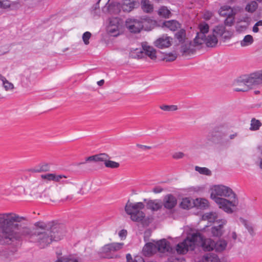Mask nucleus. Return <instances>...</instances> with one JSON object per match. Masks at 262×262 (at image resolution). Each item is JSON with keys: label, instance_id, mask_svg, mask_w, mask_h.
Here are the masks:
<instances>
[{"label": "nucleus", "instance_id": "obj_1", "mask_svg": "<svg viewBox=\"0 0 262 262\" xmlns=\"http://www.w3.org/2000/svg\"><path fill=\"white\" fill-rule=\"evenodd\" d=\"M27 221L26 217L14 213H0V244L12 245L27 237L45 248L64 235L62 226L56 222H37L32 231L24 223Z\"/></svg>", "mask_w": 262, "mask_h": 262}, {"label": "nucleus", "instance_id": "obj_2", "mask_svg": "<svg viewBox=\"0 0 262 262\" xmlns=\"http://www.w3.org/2000/svg\"><path fill=\"white\" fill-rule=\"evenodd\" d=\"M195 245H200L206 251H210L214 249L215 242L210 238H204L202 234L196 232L190 234L182 242L177 245L176 250L179 254H185L188 251L194 249Z\"/></svg>", "mask_w": 262, "mask_h": 262}, {"label": "nucleus", "instance_id": "obj_3", "mask_svg": "<svg viewBox=\"0 0 262 262\" xmlns=\"http://www.w3.org/2000/svg\"><path fill=\"white\" fill-rule=\"evenodd\" d=\"M145 207L142 202L133 203L128 200L125 206L126 213L130 216L134 222H140L143 226H147L151 222L149 217H145V213L141 211Z\"/></svg>", "mask_w": 262, "mask_h": 262}, {"label": "nucleus", "instance_id": "obj_4", "mask_svg": "<svg viewBox=\"0 0 262 262\" xmlns=\"http://www.w3.org/2000/svg\"><path fill=\"white\" fill-rule=\"evenodd\" d=\"M221 196L235 199L236 195L232 190L227 186L222 185L214 186L211 190V198L215 201L216 199H223Z\"/></svg>", "mask_w": 262, "mask_h": 262}, {"label": "nucleus", "instance_id": "obj_5", "mask_svg": "<svg viewBox=\"0 0 262 262\" xmlns=\"http://www.w3.org/2000/svg\"><path fill=\"white\" fill-rule=\"evenodd\" d=\"M130 56L134 58L141 59L145 56L149 57L151 60H156L157 58L156 50L152 47L143 46L142 50L136 49L132 51Z\"/></svg>", "mask_w": 262, "mask_h": 262}, {"label": "nucleus", "instance_id": "obj_6", "mask_svg": "<svg viewBox=\"0 0 262 262\" xmlns=\"http://www.w3.org/2000/svg\"><path fill=\"white\" fill-rule=\"evenodd\" d=\"M215 202L218 204L220 208L229 213H231L233 212L231 206H237L238 203L236 197L231 201L226 199H216V201Z\"/></svg>", "mask_w": 262, "mask_h": 262}, {"label": "nucleus", "instance_id": "obj_7", "mask_svg": "<svg viewBox=\"0 0 262 262\" xmlns=\"http://www.w3.org/2000/svg\"><path fill=\"white\" fill-rule=\"evenodd\" d=\"M125 26L132 33H139L143 28V21L135 18L127 19L125 21Z\"/></svg>", "mask_w": 262, "mask_h": 262}, {"label": "nucleus", "instance_id": "obj_8", "mask_svg": "<svg viewBox=\"0 0 262 262\" xmlns=\"http://www.w3.org/2000/svg\"><path fill=\"white\" fill-rule=\"evenodd\" d=\"M245 76L246 77L247 83L251 89L253 86L262 84V70Z\"/></svg>", "mask_w": 262, "mask_h": 262}, {"label": "nucleus", "instance_id": "obj_9", "mask_svg": "<svg viewBox=\"0 0 262 262\" xmlns=\"http://www.w3.org/2000/svg\"><path fill=\"white\" fill-rule=\"evenodd\" d=\"M122 243H113L104 245L101 248V252L106 255L107 258H112L114 256L111 255L113 252L121 249L123 246Z\"/></svg>", "mask_w": 262, "mask_h": 262}, {"label": "nucleus", "instance_id": "obj_10", "mask_svg": "<svg viewBox=\"0 0 262 262\" xmlns=\"http://www.w3.org/2000/svg\"><path fill=\"white\" fill-rule=\"evenodd\" d=\"M200 32L197 33V35L194 39V43L196 45H202L204 43V38L206 37L205 34L209 31V25L205 22L201 23L199 26Z\"/></svg>", "mask_w": 262, "mask_h": 262}, {"label": "nucleus", "instance_id": "obj_11", "mask_svg": "<svg viewBox=\"0 0 262 262\" xmlns=\"http://www.w3.org/2000/svg\"><path fill=\"white\" fill-rule=\"evenodd\" d=\"M234 91L236 92H246L251 89L250 85L247 83L245 75L236 79L234 83Z\"/></svg>", "mask_w": 262, "mask_h": 262}, {"label": "nucleus", "instance_id": "obj_12", "mask_svg": "<svg viewBox=\"0 0 262 262\" xmlns=\"http://www.w3.org/2000/svg\"><path fill=\"white\" fill-rule=\"evenodd\" d=\"M110 156L105 153L99 154L94 156L88 157L86 158L85 162L77 163V166L86 164V162L93 161L95 162H103L105 164L107 160L110 159Z\"/></svg>", "mask_w": 262, "mask_h": 262}, {"label": "nucleus", "instance_id": "obj_13", "mask_svg": "<svg viewBox=\"0 0 262 262\" xmlns=\"http://www.w3.org/2000/svg\"><path fill=\"white\" fill-rule=\"evenodd\" d=\"M163 206L167 209H172L176 207L177 204V199L171 194L166 195L163 199Z\"/></svg>", "mask_w": 262, "mask_h": 262}, {"label": "nucleus", "instance_id": "obj_14", "mask_svg": "<svg viewBox=\"0 0 262 262\" xmlns=\"http://www.w3.org/2000/svg\"><path fill=\"white\" fill-rule=\"evenodd\" d=\"M102 11L104 13L117 14L121 11V5L117 3H107L102 8Z\"/></svg>", "mask_w": 262, "mask_h": 262}, {"label": "nucleus", "instance_id": "obj_15", "mask_svg": "<svg viewBox=\"0 0 262 262\" xmlns=\"http://www.w3.org/2000/svg\"><path fill=\"white\" fill-rule=\"evenodd\" d=\"M217 226H214L211 228V233L214 236L220 237L224 232V225L227 223V221L224 219L219 220Z\"/></svg>", "mask_w": 262, "mask_h": 262}, {"label": "nucleus", "instance_id": "obj_16", "mask_svg": "<svg viewBox=\"0 0 262 262\" xmlns=\"http://www.w3.org/2000/svg\"><path fill=\"white\" fill-rule=\"evenodd\" d=\"M157 250L160 252L165 253L169 252L172 251V248L170 246V243L165 239L160 240L156 243Z\"/></svg>", "mask_w": 262, "mask_h": 262}, {"label": "nucleus", "instance_id": "obj_17", "mask_svg": "<svg viewBox=\"0 0 262 262\" xmlns=\"http://www.w3.org/2000/svg\"><path fill=\"white\" fill-rule=\"evenodd\" d=\"M171 39L169 37L163 35L155 41V45L159 48H167L171 45Z\"/></svg>", "mask_w": 262, "mask_h": 262}, {"label": "nucleus", "instance_id": "obj_18", "mask_svg": "<svg viewBox=\"0 0 262 262\" xmlns=\"http://www.w3.org/2000/svg\"><path fill=\"white\" fill-rule=\"evenodd\" d=\"M163 207V203L160 200H150L147 202L146 208L152 211L160 210Z\"/></svg>", "mask_w": 262, "mask_h": 262}, {"label": "nucleus", "instance_id": "obj_19", "mask_svg": "<svg viewBox=\"0 0 262 262\" xmlns=\"http://www.w3.org/2000/svg\"><path fill=\"white\" fill-rule=\"evenodd\" d=\"M136 2L134 0H123L121 5V10L123 11L129 12L135 8Z\"/></svg>", "mask_w": 262, "mask_h": 262}, {"label": "nucleus", "instance_id": "obj_20", "mask_svg": "<svg viewBox=\"0 0 262 262\" xmlns=\"http://www.w3.org/2000/svg\"><path fill=\"white\" fill-rule=\"evenodd\" d=\"M218 42V39L216 35L212 33V35H208L207 37L204 38V42H205L206 46L209 47L215 46Z\"/></svg>", "mask_w": 262, "mask_h": 262}, {"label": "nucleus", "instance_id": "obj_21", "mask_svg": "<svg viewBox=\"0 0 262 262\" xmlns=\"http://www.w3.org/2000/svg\"><path fill=\"white\" fill-rule=\"evenodd\" d=\"M163 27H165L171 31H174L180 28V24L175 20L165 21L163 23Z\"/></svg>", "mask_w": 262, "mask_h": 262}, {"label": "nucleus", "instance_id": "obj_22", "mask_svg": "<svg viewBox=\"0 0 262 262\" xmlns=\"http://www.w3.org/2000/svg\"><path fill=\"white\" fill-rule=\"evenodd\" d=\"M194 204L200 209H206L209 206V202L206 199L198 198L194 201Z\"/></svg>", "mask_w": 262, "mask_h": 262}, {"label": "nucleus", "instance_id": "obj_23", "mask_svg": "<svg viewBox=\"0 0 262 262\" xmlns=\"http://www.w3.org/2000/svg\"><path fill=\"white\" fill-rule=\"evenodd\" d=\"M202 262H220V260L216 254L207 253L203 257Z\"/></svg>", "mask_w": 262, "mask_h": 262}, {"label": "nucleus", "instance_id": "obj_24", "mask_svg": "<svg viewBox=\"0 0 262 262\" xmlns=\"http://www.w3.org/2000/svg\"><path fill=\"white\" fill-rule=\"evenodd\" d=\"M234 11L233 9L228 6H224L219 10V14L221 16L227 17L232 15Z\"/></svg>", "mask_w": 262, "mask_h": 262}, {"label": "nucleus", "instance_id": "obj_25", "mask_svg": "<svg viewBox=\"0 0 262 262\" xmlns=\"http://www.w3.org/2000/svg\"><path fill=\"white\" fill-rule=\"evenodd\" d=\"M141 5L142 10L146 13H150L153 11V6L148 0H142Z\"/></svg>", "mask_w": 262, "mask_h": 262}, {"label": "nucleus", "instance_id": "obj_26", "mask_svg": "<svg viewBox=\"0 0 262 262\" xmlns=\"http://www.w3.org/2000/svg\"><path fill=\"white\" fill-rule=\"evenodd\" d=\"M0 80L3 82V86L6 91H12L14 89L13 84L1 74H0Z\"/></svg>", "mask_w": 262, "mask_h": 262}, {"label": "nucleus", "instance_id": "obj_27", "mask_svg": "<svg viewBox=\"0 0 262 262\" xmlns=\"http://www.w3.org/2000/svg\"><path fill=\"white\" fill-rule=\"evenodd\" d=\"M215 245L214 249L217 252H222L225 250L227 243L225 240L221 239L215 243Z\"/></svg>", "mask_w": 262, "mask_h": 262}, {"label": "nucleus", "instance_id": "obj_28", "mask_svg": "<svg viewBox=\"0 0 262 262\" xmlns=\"http://www.w3.org/2000/svg\"><path fill=\"white\" fill-rule=\"evenodd\" d=\"M156 250V244H154L151 243H147L143 248V251L147 253V254L155 252Z\"/></svg>", "mask_w": 262, "mask_h": 262}, {"label": "nucleus", "instance_id": "obj_29", "mask_svg": "<svg viewBox=\"0 0 262 262\" xmlns=\"http://www.w3.org/2000/svg\"><path fill=\"white\" fill-rule=\"evenodd\" d=\"M258 8L257 2L255 1H253L249 3L246 6L245 10L246 11L250 13H253L256 11Z\"/></svg>", "mask_w": 262, "mask_h": 262}, {"label": "nucleus", "instance_id": "obj_30", "mask_svg": "<svg viewBox=\"0 0 262 262\" xmlns=\"http://www.w3.org/2000/svg\"><path fill=\"white\" fill-rule=\"evenodd\" d=\"M254 41L253 38L251 35H246L244 39L241 41L240 44L242 47H246L251 45Z\"/></svg>", "mask_w": 262, "mask_h": 262}, {"label": "nucleus", "instance_id": "obj_31", "mask_svg": "<svg viewBox=\"0 0 262 262\" xmlns=\"http://www.w3.org/2000/svg\"><path fill=\"white\" fill-rule=\"evenodd\" d=\"M203 217L207 219L209 222L218 223L219 221V220H217V215L215 212L206 213L203 215Z\"/></svg>", "mask_w": 262, "mask_h": 262}, {"label": "nucleus", "instance_id": "obj_32", "mask_svg": "<svg viewBox=\"0 0 262 262\" xmlns=\"http://www.w3.org/2000/svg\"><path fill=\"white\" fill-rule=\"evenodd\" d=\"M113 21H110V26L108 27V31L114 36H117L119 34V26L113 25Z\"/></svg>", "mask_w": 262, "mask_h": 262}, {"label": "nucleus", "instance_id": "obj_33", "mask_svg": "<svg viewBox=\"0 0 262 262\" xmlns=\"http://www.w3.org/2000/svg\"><path fill=\"white\" fill-rule=\"evenodd\" d=\"M213 33L217 36H223L226 33L225 27L223 25L216 26L213 30Z\"/></svg>", "mask_w": 262, "mask_h": 262}, {"label": "nucleus", "instance_id": "obj_34", "mask_svg": "<svg viewBox=\"0 0 262 262\" xmlns=\"http://www.w3.org/2000/svg\"><path fill=\"white\" fill-rule=\"evenodd\" d=\"M191 43L185 44L181 48V51L184 55H189L190 53H193V49L191 48Z\"/></svg>", "mask_w": 262, "mask_h": 262}, {"label": "nucleus", "instance_id": "obj_35", "mask_svg": "<svg viewBox=\"0 0 262 262\" xmlns=\"http://www.w3.org/2000/svg\"><path fill=\"white\" fill-rule=\"evenodd\" d=\"M158 14L162 17L168 18L170 14V12L167 7L162 6L159 9Z\"/></svg>", "mask_w": 262, "mask_h": 262}, {"label": "nucleus", "instance_id": "obj_36", "mask_svg": "<svg viewBox=\"0 0 262 262\" xmlns=\"http://www.w3.org/2000/svg\"><path fill=\"white\" fill-rule=\"evenodd\" d=\"M261 125V123L258 120L253 118L251 121L250 129L252 130H256L259 129V127Z\"/></svg>", "mask_w": 262, "mask_h": 262}, {"label": "nucleus", "instance_id": "obj_37", "mask_svg": "<svg viewBox=\"0 0 262 262\" xmlns=\"http://www.w3.org/2000/svg\"><path fill=\"white\" fill-rule=\"evenodd\" d=\"M195 170L202 174L206 176H210L211 174V171L206 167H200L196 166L195 167Z\"/></svg>", "mask_w": 262, "mask_h": 262}, {"label": "nucleus", "instance_id": "obj_38", "mask_svg": "<svg viewBox=\"0 0 262 262\" xmlns=\"http://www.w3.org/2000/svg\"><path fill=\"white\" fill-rule=\"evenodd\" d=\"M235 13H233L232 15H230V16H227V18L224 21V24L226 26H231L233 25L234 23V16Z\"/></svg>", "mask_w": 262, "mask_h": 262}, {"label": "nucleus", "instance_id": "obj_39", "mask_svg": "<svg viewBox=\"0 0 262 262\" xmlns=\"http://www.w3.org/2000/svg\"><path fill=\"white\" fill-rule=\"evenodd\" d=\"M120 164L119 163L110 160L109 159L107 160L106 162L105 163V166L106 167L111 168H117L119 167Z\"/></svg>", "mask_w": 262, "mask_h": 262}, {"label": "nucleus", "instance_id": "obj_40", "mask_svg": "<svg viewBox=\"0 0 262 262\" xmlns=\"http://www.w3.org/2000/svg\"><path fill=\"white\" fill-rule=\"evenodd\" d=\"M160 108L164 111L170 112V111H174L178 110V107L177 105H162L160 106Z\"/></svg>", "mask_w": 262, "mask_h": 262}, {"label": "nucleus", "instance_id": "obj_41", "mask_svg": "<svg viewBox=\"0 0 262 262\" xmlns=\"http://www.w3.org/2000/svg\"><path fill=\"white\" fill-rule=\"evenodd\" d=\"M47 188L44 187V186L40 185L38 186L36 188L34 189V194L38 195L39 197L42 196V193L45 191Z\"/></svg>", "mask_w": 262, "mask_h": 262}, {"label": "nucleus", "instance_id": "obj_42", "mask_svg": "<svg viewBox=\"0 0 262 262\" xmlns=\"http://www.w3.org/2000/svg\"><path fill=\"white\" fill-rule=\"evenodd\" d=\"M180 206L183 209H188L191 206L190 201L187 198L183 199Z\"/></svg>", "mask_w": 262, "mask_h": 262}, {"label": "nucleus", "instance_id": "obj_43", "mask_svg": "<svg viewBox=\"0 0 262 262\" xmlns=\"http://www.w3.org/2000/svg\"><path fill=\"white\" fill-rule=\"evenodd\" d=\"M67 176L63 174L57 175L55 173L54 174L53 181L59 183L61 184L62 179H67Z\"/></svg>", "mask_w": 262, "mask_h": 262}, {"label": "nucleus", "instance_id": "obj_44", "mask_svg": "<svg viewBox=\"0 0 262 262\" xmlns=\"http://www.w3.org/2000/svg\"><path fill=\"white\" fill-rule=\"evenodd\" d=\"M91 33L90 32H85L82 35V39L85 45L89 43V39L91 37Z\"/></svg>", "mask_w": 262, "mask_h": 262}, {"label": "nucleus", "instance_id": "obj_45", "mask_svg": "<svg viewBox=\"0 0 262 262\" xmlns=\"http://www.w3.org/2000/svg\"><path fill=\"white\" fill-rule=\"evenodd\" d=\"M242 220L243 223L244 224L245 227L247 228L250 234L253 235L254 233L253 227L251 226V225L249 224L247 221L243 219H242Z\"/></svg>", "mask_w": 262, "mask_h": 262}, {"label": "nucleus", "instance_id": "obj_46", "mask_svg": "<svg viewBox=\"0 0 262 262\" xmlns=\"http://www.w3.org/2000/svg\"><path fill=\"white\" fill-rule=\"evenodd\" d=\"M177 58V56L176 54H170L169 55H166V56L164 58V60H166V61H174Z\"/></svg>", "mask_w": 262, "mask_h": 262}, {"label": "nucleus", "instance_id": "obj_47", "mask_svg": "<svg viewBox=\"0 0 262 262\" xmlns=\"http://www.w3.org/2000/svg\"><path fill=\"white\" fill-rule=\"evenodd\" d=\"M54 173H47L46 174H42L41 178L43 179H47L49 181H53Z\"/></svg>", "mask_w": 262, "mask_h": 262}, {"label": "nucleus", "instance_id": "obj_48", "mask_svg": "<svg viewBox=\"0 0 262 262\" xmlns=\"http://www.w3.org/2000/svg\"><path fill=\"white\" fill-rule=\"evenodd\" d=\"M11 3L8 0H2V8L6 9L10 7Z\"/></svg>", "mask_w": 262, "mask_h": 262}, {"label": "nucleus", "instance_id": "obj_49", "mask_svg": "<svg viewBox=\"0 0 262 262\" xmlns=\"http://www.w3.org/2000/svg\"><path fill=\"white\" fill-rule=\"evenodd\" d=\"M49 169V166L48 164H46L41 165L39 169H37L35 170L36 172H41V171H47Z\"/></svg>", "mask_w": 262, "mask_h": 262}, {"label": "nucleus", "instance_id": "obj_50", "mask_svg": "<svg viewBox=\"0 0 262 262\" xmlns=\"http://www.w3.org/2000/svg\"><path fill=\"white\" fill-rule=\"evenodd\" d=\"M185 31L184 30H181L179 32L176 34V36L179 40H180L183 39L185 36Z\"/></svg>", "mask_w": 262, "mask_h": 262}, {"label": "nucleus", "instance_id": "obj_51", "mask_svg": "<svg viewBox=\"0 0 262 262\" xmlns=\"http://www.w3.org/2000/svg\"><path fill=\"white\" fill-rule=\"evenodd\" d=\"M61 184H63V185H65V184L73 185L74 182H73V179L72 178L68 179V178H67V179H62Z\"/></svg>", "mask_w": 262, "mask_h": 262}, {"label": "nucleus", "instance_id": "obj_52", "mask_svg": "<svg viewBox=\"0 0 262 262\" xmlns=\"http://www.w3.org/2000/svg\"><path fill=\"white\" fill-rule=\"evenodd\" d=\"M184 157V154L182 152H175L173 156H172V157L174 158V159H181V158H182Z\"/></svg>", "mask_w": 262, "mask_h": 262}, {"label": "nucleus", "instance_id": "obj_53", "mask_svg": "<svg viewBox=\"0 0 262 262\" xmlns=\"http://www.w3.org/2000/svg\"><path fill=\"white\" fill-rule=\"evenodd\" d=\"M9 51V48L8 47H4L0 48V56L3 55L7 53H8Z\"/></svg>", "mask_w": 262, "mask_h": 262}, {"label": "nucleus", "instance_id": "obj_54", "mask_svg": "<svg viewBox=\"0 0 262 262\" xmlns=\"http://www.w3.org/2000/svg\"><path fill=\"white\" fill-rule=\"evenodd\" d=\"M100 0H99V1L93 6L92 8L93 10L92 12L95 15L98 14L97 13V9H99V2Z\"/></svg>", "mask_w": 262, "mask_h": 262}, {"label": "nucleus", "instance_id": "obj_55", "mask_svg": "<svg viewBox=\"0 0 262 262\" xmlns=\"http://www.w3.org/2000/svg\"><path fill=\"white\" fill-rule=\"evenodd\" d=\"M163 189L160 186H156L152 189V191L155 193H159L163 191Z\"/></svg>", "mask_w": 262, "mask_h": 262}, {"label": "nucleus", "instance_id": "obj_56", "mask_svg": "<svg viewBox=\"0 0 262 262\" xmlns=\"http://www.w3.org/2000/svg\"><path fill=\"white\" fill-rule=\"evenodd\" d=\"M221 36L224 39H229L231 36V33L228 31H226V33Z\"/></svg>", "mask_w": 262, "mask_h": 262}, {"label": "nucleus", "instance_id": "obj_57", "mask_svg": "<svg viewBox=\"0 0 262 262\" xmlns=\"http://www.w3.org/2000/svg\"><path fill=\"white\" fill-rule=\"evenodd\" d=\"M127 231L125 230H121L119 233V235L121 237H125Z\"/></svg>", "mask_w": 262, "mask_h": 262}, {"label": "nucleus", "instance_id": "obj_58", "mask_svg": "<svg viewBox=\"0 0 262 262\" xmlns=\"http://www.w3.org/2000/svg\"><path fill=\"white\" fill-rule=\"evenodd\" d=\"M55 262H68V257H62L59 258Z\"/></svg>", "mask_w": 262, "mask_h": 262}, {"label": "nucleus", "instance_id": "obj_59", "mask_svg": "<svg viewBox=\"0 0 262 262\" xmlns=\"http://www.w3.org/2000/svg\"><path fill=\"white\" fill-rule=\"evenodd\" d=\"M137 146L144 149H149L151 148L150 146H146V145H143L141 144H137Z\"/></svg>", "mask_w": 262, "mask_h": 262}, {"label": "nucleus", "instance_id": "obj_60", "mask_svg": "<svg viewBox=\"0 0 262 262\" xmlns=\"http://www.w3.org/2000/svg\"><path fill=\"white\" fill-rule=\"evenodd\" d=\"M126 258L127 262H133L132 255L130 254H126Z\"/></svg>", "mask_w": 262, "mask_h": 262}, {"label": "nucleus", "instance_id": "obj_61", "mask_svg": "<svg viewBox=\"0 0 262 262\" xmlns=\"http://www.w3.org/2000/svg\"><path fill=\"white\" fill-rule=\"evenodd\" d=\"M68 262H78V259L75 258L68 257Z\"/></svg>", "mask_w": 262, "mask_h": 262}, {"label": "nucleus", "instance_id": "obj_62", "mask_svg": "<svg viewBox=\"0 0 262 262\" xmlns=\"http://www.w3.org/2000/svg\"><path fill=\"white\" fill-rule=\"evenodd\" d=\"M252 31L254 33H257L259 31L258 26H256V24L254 25V26L252 28Z\"/></svg>", "mask_w": 262, "mask_h": 262}, {"label": "nucleus", "instance_id": "obj_63", "mask_svg": "<svg viewBox=\"0 0 262 262\" xmlns=\"http://www.w3.org/2000/svg\"><path fill=\"white\" fill-rule=\"evenodd\" d=\"M231 235H232V238L234 240H236V238H237V234H236V232H232Z\"/></svg>", "mask_w": 262, "mask_h": 262}, {"label": "nucleus", "instance_id": "obj_64", "mask_svg": "<svg viewBox=\"0 0 262 262\" xmlns=\"http://www.w3.org/2000/svg\"><path fill=\"white\" fill-rule=\"evenodd\" d=\"M104 83V80L102 79V80H101L98 81L97 84L99 86H102L103 85Z\"/></svg>", "mask_w": 262, "mask_h": 262}]
</instances>
